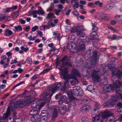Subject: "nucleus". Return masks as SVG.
I'll list each match as a JSON object with an SVG mask.
<instances>
[{
	"instance_id": "obj_13",
	"label": "nucleus",
	"mask_w": 122,
	"mask_h": 122,
	"mask_svg": "<svg viewBox=\"0 0 122 122\" xmlns=\"http://www.w3.org/2000/svg\"><path fill=\"white\" fill-rule=\"evenodd\" d=\"M25 97L26 99L25 100L27 104H28L31 103L35 99L34 97H31L30 95L27 96Z\"/></svg>"
},
{
	"instance_id": "obj_62",
	"label": "nucleus",
	"mask_w": 122,
	"mask_h": 122,
	"mask_svg": "<svg viewBox=\"0 0 122 122\" xmlns=\"http://www.w3.org/2000/svg\"><path fill=\"white\" fill-rule=\"evenodd\" d=\"M60 61H59L58 59L57 58L56 59V66H58L60 64Z\"/></svg>"
},
{
	"instance_id": "obj_36",
	"label": "nucleus",
	"mask_w": 122,
	"mask_h": 122,
	"mask_svg": "<svg viewBox=\"0 0 122 122\" xmlns=\"http://www.w3.org/2000/svg\"><path fill=\"white\" fill-rule=\"evenodd\" d=\"M89 109V106L86 105H85V107H82L81 111V112H83V111H87Z\"/></svg>"
},
{
	"instance_id": "obj_23",
	"label": "nucleus",
	"mask_w": 122,
	"mask_h": 122,
	"mask_svg": "<svg viewBox=\"0 0 122 122\" xmlns=\"http://www.w3.org/2000/svg\"><path fill=\"white\" fill-rule=\"evenodd\" d=\"M28 93H30V95L31 97H36L37 95V93L36 92L33 90L31 89V90H30L28 92H27Z\"/></svg>"
},
{
	"instance_id": "obj_30",
	"label": "nucleus",
	"mask_w": 122,
	"mask_h": 122,
	"mask_svg": "<svg viewBox=\"0 0 122 122\" xmlns=\"http://www.w3.org/2000/svg\"><path fill=\"white\" fill-rule=\"evenodd\" d=\"M92 51L91 50L89 49L86 51L85 55V56L86 57V56L87 57H88V59L90 57H91V51Z\"/></svg>"
},
{
	"instance_id": "obj_44",
	"label": "nucleus",
	"mask_w": 122,
	"mask_h": 122,
	"mask_svg": "<svg viewBox=\"0 0 122 122\" xmlns=\"http://www.w3.org/2000/svg\"><path fill=\"white\" fill-rule=\"evenodd\" d=\"M58 111L56 109H54L53 113L52 116L57 117V116Z\"/></svg>"
},
{
	"instance_id": "obj_39",
	"label": "nucleus",
	"mask_w": 122,
	"mask_h": 122,
	"mask_svg": "<svg viewBox=\"0 0 122 122\" xmlns=\"http://www.w3.org/2000/svg\"><path fill=\"white\" fill-rule=\"evenodd\" d=\"M117 93H116V94L115 95V96H114L113 97V98L111 99V100H112L113 101V103H115L116 101L118 100V99L119 98L117 96Z\"/></svg>"
},
{
	"instance_id": "obj_41",
	"label": "nucleus",
	"mask_w": 122,
	"mask_h": 122,
	"mask_svg": "<svg viewBox=\"0 0 122 122\" xmlns=\"http://www.w3.org/2000/svg\"><path fill=\"white\" fill-rule=\"evenodd\" d=\"M83 31L77 30L76 31V35L78 36H81L83 33Z\"/></svg>"
},
{
	"instance_id": "obj_17",
	"label": "nucleus",
	"mask_w": 122,
	"mask_h": 122,
	"mask_svg": "<svg viewBox=\"0 0 122 122\" xmlns=\"http://www.w3.org/2000/svg\"><path fill=\"white\" fill-rule=\"evenodd\" d=\"M99 19L101 20L107 21L108 20V18L106 15L102 14H100L98 15Z\"/></svg>"
},
{
	"instance_id": "obj_51",
	"label": "nucleus",
	"mask_w": 122,
	"mask_h": 122,
	"mask_svg": "<svg viewBox=\"0 0 122 122\" xmlns=\"http://www.w3.org/2000/svg\"><path fill=\"white\" fill-rule=\"evenodd\" d=\"M15 29L17 31L18 30L20 31H21L22 30V28L21 26L18 25V26H15Z\"/></svg>"
},
{
	"instance_id": "obj_21",
	"label": "nucleus",
	"mask_w": 122,
	"mask_h": 122,
	"mask_svg": "<svg viewBox=\"0 0 122 122\" xmlns=\"http://www.w3.org/2000/svg\"><path fill=\"white\" fill-rule=\"evenodd\" d=\"M13 33V32L9 29L5 30L4 35L6 36H10Z\"/></svg>"
},
{
	"instance_id": "obj_32",
	"label": "nucleus",
	"mask_w": 122,
	"mask_h": 122,
	"mask_svg": "<svg viewBox=\"0 0 122 122\" xmlns=\"http://www.w3.org/2000/svg\"><path fill=\"white\" fill-rule=\"evenodd\" d=\"M71 73L76 76L80 75L77 70L75 69H73Z\"/></svg>"
},
{
	"instance_id": "obj_22",
	"label": "nucleus",
	"mask_w": 122,
	"mask_h": 122,
	"mask_svg": "<svg viewBox=\"0 0 122 122\" xmlns=\"http://www.w3.org/2000/svg\"><path fill=\"white\" fill-rule=\"evenodd\" d=\"M97 23L96 22L92 23V31L97 32L98 30V28L97 26Z\"/></svg>"
},
{
	"instance_id": "obj_56",
	"label": "nucleus",
	"mask_w": 122,
	"mask_h": 122,
	"mask_svg": "<svg viewBox=\"0 0 122 122\" xmlns=\"http://www.w3.org/2000/svg\"><path fill=\"white\" fill-rule=\"evenodd\" d=\"M37 13L39 14L43 15L45 14V12L43 10H37Z\"/></svg>"
},
{
	"instance_id": "obj_64",
	"label": "nucleus",
	"mask_w": 122,
	"mask_h": 122,
	"mask_svg": "<svg viewBox=\"0 0 122 122\" xmlns=\"http://www.w3.org/2000/svg\"><path fill=\"white\" fill-rule=\"evenodd\" d=\"M77 30V29L76 27H73L71 29V32L74 33L75 31L76 32Z\"/></svg>"
},
{
	"instance_id": "obj_57",
	"label": "nucleus",
	"mask_w": 122,
	"mask_h": 122,
	"mask_svg": "<svg viewBox=\"0 0 122 122\" xmlns=\"http://www.w3.org/2000/svg\"><path fill=\"white\" fill-rule=\"evenodd\" d=\"M22 119L21 117H19L15 120V122H22Z\"/></svg>"
},
{
	"instance_id": "obj_5",
	"label": "nucleus",
	"mask_w": 122,
	"mask_h": 122,
	"mask_svg": "<svg viewBox=\"0 0 122 122\" xmlns=\"http://www.w3.org/2000/svg\"><path fill=\"white\" fill-rule=\"evenodd\" d=\"M122 77V71L119 70L117 71L116 72V73L114 78H113L112 79V81L114 80L115 81H120L119 84H118L120 87H122V82L119 81L118 80V79Z\"/></svg>"
},
{
	"instance_id": "obj_49",
	"label": "nucleus",
	"mask_w": 122,
	"mask_h": 122,
	"mask_svg": "<svg viewBox=\"0 0 122 122\" xmlns=\"http://www.w3.org/2000/svg\"><path fill=\"white\" fill-rule=\"evenodd\" d=\"M81 120L83 122H87L88 119L87 117L84 116L81 118Z\"/></svg>"
},
{
	"instance_id": "obj_15",
	"label": "nucleus",
	"mask_w": 122,
	"mask_h": 122,
	"mask_svg": "<svg viewBox=\"0 0 122 122\" xmlns=\"http://www.w3.org/2000/svg\"><path fill=\"white\" fill-rule=\"evenodd\" d=\"M76 46L74 43L72 42V41L70 42H68L66 46L67 48L69 49H74Z\"/></svg>"
},
{
	"instance_id": "obj_24",
	"label": "nucleus",
	"mask_w": 122,
	"mask_h": 122,
	"mask_svg": "<svg viewBox=\"0 0 122 122\" xmlns=\"http://www.w3.org/2000/svg\"><path fill=\"white\" fill-rule=\"evenodd\" d=\"M30 115L34 116L36 115H39L38 113L37 110H31L29 113Z\"/></svg>"
},
{
	"instance_id": "obj_58",
	"label": "nucleus",
	"mask_w": 122,
	"mask_h": 122,
	"mask_svg": "<svg viewBox=\"0 0 122 122\" xmlns=\"http://www.w3.org/2000/svg\"><path fill=\"white\" fill-rule=\"evenodd\" d=\"M74 15L77 16L79 15V13L76 10H74V11L72 12Z\"/></svg>"
},
{
	"instance_id": "obj_4",
	"label": "nucleus",
	"mask_w": 122,
	"mask_h": 122,
	"mask_svg": "<svg viewBox=\"0 0 122 122\" xmlns=\"http://www.w3.org/2000/svg\"><path fill=\"white\" fill-rule=\"evenodd\" d=\"M99 72V71H96L95 70H94L92 71L91 74V76L93 80L96 82L99 81L100 77L98 73Z\"/></svg>"
},
{
	"instance_id": "obj_18",
	"label": "nucleus",
	"mask_w": 122,
	"mask_h": 122,
	"mask_svg": "<svg viewBox=\"0 0 122 122\" xmlns=\"http://www.w3.org/2000/svg\"><path fill=\"white\" fill-rule=\"evenodd\" d=\"M40 117V116L39 115H37L31 117L30 119L32 122H36L39 121Z\"/></svg>"
},
{
	"instance_id": "obj_34",
	"label": "nucleus",
	"mask_w": 122,
	"mask_h": 122,
	"mask_svg": "<svg viewBox=\"0 0 122 122\" xmlns=\"http://www.w3.org/2000/svg\"><path fill=\"white\" fill-rule=\"evenodd\" d=\"M78 80L77 78L73 79L70 82L71 84L72 85H74L78 83Z\"/></svg>"
},
{
	"instance_id": "obj_10",
	"label": "nucleus",
	"mask_w": 122,
	"mask_h": 122,
	"mask_svg": "<svg viewBox=\"0 0 122 122\" xmlns=\"http://www.w3.org/2000/svg\"><path fill=\"white\" fill-rule=\"evenodd\" d=\"M102 116L98 114L95 117H92L93 120L92 122H102Z\"/></svg>"
},
{
	"instance_id": "obj_46",
	"label": "nucleus",
	"mask_w": 122,
	"mask_h": 122,
	"mask_svg": "<svg viewBox=\"0 0 122 122\" xmlns=\"http://www.w3.org/2000/svg\"><path fill=\"white\" fill-rule=\"evenodd\" d=\"M76 29L77 30H83L84 27L83 26L81 25H78L76 26Z\"/></svg>"
},
{
	"instance_id": "obj_7",
	"label": "nucleus",
	"mask_w": 122,
	"mask_h": 122,
	"mask_svg": "<svg viewBox=\"0 0 122 122\" xmlns=\"http://www.w3.org/2000/svg\"><path fill=\"white\" fill-rule=\"evenodd\" d=\"M98 54L97 51H95L93 52V55L91 57L90 59V64L92 65H96L97 63V60Z\"/></svg>"
},
{
	"instance_id": "obj_28",
	"label": "nucleus",
	"mask_w": 122,
	"mask_h": 122,
	"mask_svg": "<svg viewBox=\"0 0 122 122\" xmlns=\"http://www.w3.org/2000/svg\"><path fill=\"white\" fill-rule=\"evenodd\" d=\"M74 37V36H72L71 38V40H73V41H72V42L74 43L76 46V44L78 43L79 40H78L76 38H74V39L72 38Z\"/></svg>"
},
{
	"instance_id": "obj_19",
	"label": "nucleus",
	"mask_w": 122,
	"mask_h": 122,
	"mask_svg": "<svg viewBox=\"0 0 122 122\" xmlns=\"http://www.w3.org/2000/svg\"><path fill=\"white\" fill-rule=\"evenodd\" d=\"M111 116L110 111H106L104 112L102 117L103 119H105Z\"/></svg>"
},
{
	"instance_id": "obj_37",
	"label": "nucleus",
	"mask_w": 122,
	"mask_h": 122,
	"mask_svg": "<svg viewBox=\"0 0 122 122\" xmlns=\"http://www.w3.org/2000/svg\"><path fill=\"white\" fill-rule=\"evenodd\" d=\"M97 35V32L92 31L90 34V36L91 37L94 38Z\"/></svg>"
},
{
	"instance_id": "obj_8",
	"label": "nucleus",
	"mask_w": 122,
	"mask_h": 122,
	"mask_svg": "<svg viewBox=\"0 0 122 122\" xmlns=\"http://www.w3.org/2000/svg\"><path fill=\"white\" fill-rule=\"evenodd\" d=\"M47 25H43L41 26L40 28L41 30L42 29L44 30H45L47 28V29H49L51 26L52 27H54L55 26V25L50 20H49L47 23Z\"/></svg>"
},
{
	"instance_id": "obj_27",
	"label": "nucleus",
	"mask_w": 122,
	"mask_h": 122,
	"mask_svg": "<svg viewBox=\"0 0 122 122\" xmlns=\"http://www.w3.org/2000/svg\"><path fill=\"white\" fill-rule=\"evenodd\" d=\"M78 89L76 88L73 89L72 92H71V93L70 94H73L76 96H78Z\"/></svg>"
},
{
	"instance_id": "obj_3",
	"label": "nucleus",
	"mask_w": 122,
	"mask_h": 122,
	"mask_svg": "<svg viewBox=\"0 0 122 122\" xmlns=\"http://www.w3.org/2000/svg\"><path fill=\"white\" fill-rule=\"evenodd\" d=\"M61 84L60 83H55L50 86V90L52 91L51 93L49 96L50 98H51L53 95L55 93V92L61 86Z\"/></svg>"
},
{
	"instance_id": "obj_11",
	"label": "nucleus",
	"mask_w": 122,
	"mask_h": 122,
	"mask_svg": "<svg viewBox=\"0 0 122 122\" xmlns=\"http://www.w3.org/2000/svg\"><path fill=\"white\" fill-rule=\"evenodd\" d=\"M10 107L9 106L7 109V111L5 113L3 114L2 119L4 120L7 119L10 115Z\"/></svg>"
},
{
	"instance_id": "obj_54",
	"label": "nucleus",
	"mask_w": 122,
	"mask_h": 122,
	"mask_svg": "<svg viewBox=\"0 0 122 122\" xmlns=\"http://www.w3.org/2000/svg\"><path fill=\"white\" fill-rule=\"evenodd\" d=\"M37 102H35V103L34 102L32 103V104L31 105V107L33 108H37Z\"/></svg>"
},
{
	"instance_id": "obj_42",
	"label": "nucleus",
	"mask_w": 122,
	"mask_h": 122,
	"mask_svg": "<svg viewBox=\"0 0 122 122\" xmlns=\"http://www.w3.org/2000/svg\"><path fill=\"white\" fill-rule=\"evenodd\" d=\"M78 96H81L83 94V91L81 89H78Z\"/></svg>"
},
{
	"instance_id": "obj_6",
	"label": "nucleus",
	"mask_w": 122,
	"mask_h": 122,
	"mask_svg": "<svg viewBox=\"0 0 122 122\" xmlns=\"http://www.w3.org/2000/svg\"><path fill=\"white\" fill-rule=\"evenodd\" d=\"M86 40L85 39L80 38L79 40V46L77 50L80 51L81 50H83L85 48V43Z\"/></svg>"
},
{
	"instance_id": "obj_33",
	"label": "nucleus",
	"mask_w": 122,
	"mask_h": 122,
	"mask_svg": "<svg viewBox=\"0 0 122 122\" xmlns=\"http://www.w3.org/2000/svg\"><path fill=\"white\" fill-rule=\"evenodd\" d=\"M40 117L39 118V121L40 122H46L47 119L48 118L46 117H43L42 116L41 117L40 119Z\"/></svg>"
},
{
	"instance_id": "obj_29",
	"label": "nucleus",
	"mask_w": 122,
	"mask_h": 122,
	"mask_svg": "<svg viewBox=\"0 0 122 122\" xmlns=\"http://www.w3.org/2000/svg\"><path fill=\"white\" fill-rule=\"evenodd\" d=\"M68 72V70H67V68L66 67L64 68L62 71V72L63 74H61V75L62 76V78L63 79V75L67 74Z\"/></svg>"
},
{
	"instance_id": "obj_50",
	"label": "nucleus",
	"mask_w": 122,
	"mask_h": 122,
	"mask_svg": "<svg viewBox=\"0 0 122 122\" xmlns=\"http://www.w3.org/2000/svg\"><path fill=\"white\" fill-rule=\"evenodd\" d=\"M54 15V14L53 13H49L48 14L46 17V18L47 19H49L50 18H51L53 17Z\"/></svg>"
},
{
	"instance_id": "obj_47",
	"label": "nucleus",
	"mask_w": 122,
	"mask_h": 122,
	"mask_svg": "<svg viewBox=\"0 0 122 122\" xmlns=\"http://www.w3.org/2000/svg\"><path fill=\"white\" fill-rule=\"evenodd\" d=\"M93 88V85H89L88 87L87 88V89L88 91L91 92Z\"/></svg>"
},
{
	"instance_id": "obj_48",
	"label": "nucleus",
	"mask_w": 122,
	"mask_h": 122,
	"mask_svg": "<svg viewBox=\"0 0 122 122\" xmlns=\"http://www.w3.org/2000/svg\"><path fill=\"white\" fill-rule=\"evenodd\" d=\"M79 3L78 2H75V4L72 5L73 9L75 10L76 8H78L79 7Z\"/></svg>"
},
{
	"instance_id": "obj_35",
	"label": "nucleus",
	"mask_w": 122,
	"mask_h": 122,
	"mask_svg": "<svg viewBox=\"0 0 122 122\" xmlns=\"http://www.w3.org/2000/svg\"><path fill=\"white\" fill-rule=\"evenodd\" d=\"M115 18L118 21H122V15L115 16Z\"/></svg>"
},
{
	"instance_id": "obj_40",
	"label": "nucleus",
	"mask_w": 122,
	"mask_h": 122,
	"mask_svg": "<svg viewBox=\"0 0 122 122\" xmlns=\"http://www.w3.org/2000/svg\"><path fill=\"white\" fill-rule=\"evenodd\" d=\"M68 61V57L66 56L62 58L60 60V61L63 63H64V62H66Z\"/></svg>"
},
{
	"instance_id": "obj_61",
	"label": "nucleus",
	"mask_w": 122,
	"mask_h": 122,
	"mask_svg": "<svg viewBox=\"0 0 122 122\" xmlns=\"http://www.w3.org/2000/svg\"><path fill=\"white\" fill-rule=\"evenodd\" d=\"M6 54L7 55L8 57L10 58V59L11 58V53L9 51L7 52L6 53Z\"/></svg>"
},
{
	"instance_id": "obj_2",
	"label": "nucleus",
	"mask_w": 122,
	"mask_h": 122,
	"mask_svg": "<svg viewBox=\"0 0 122 122\" xmlns=\"http://www.w3.org/2000/svg\"><path fill=\"white\" fill-rule=\"evenodd\" d=\"M76 78H77L76 76L72 73L71 74L68 76L64 75H63V79L65 81H63L64 83V86L63 87V88L61 90L62 91L65 90L66 86L68 85V82L69 81L68 79H73Z\"/></svg>"
},
{
	"instance_id": "obj_45",
	"label": "nucleus",
	"mask_w": 122,
	"mask_h": 122,
	"mask_svg": "<svg viewBox=\"0 0 122 122\" xmlns=\"http://www.w3.org/2000/svg\"><path fill=\"white\" fill-rule=\"evenodd\" d=\"M19 15V12L17 11L14 12L12 15V17L13 18L16 17Z\"/></svg>"
},
{
	"instance_id": "obj_55",
	"label": "nucleus",
	"mask_w": 122,
	"mask_h": 122,
	"mask_svg": "<svg viewBox=\"0 0 122 122\" xmlns=\"http://www.w3.org/2000/svg\"><path fill=\"white\" fill-rule=\"evenodd\" d=\"M24 81H22L21 82H20L18 84H16V85H15V86L12 88L13 89H14L17 86L20 85L21 84H24Z\"/></svg>"
},
{
	"instance_id": "obj_16",
	"label": "nucleus",
	"mask_w": 122,
	"mask_h": 122,
	"mask_svg": "<svg viewBox=\"0 0 122 122\" xmlns=\"http://www.w3.org/2000/svg\"><path fill=\"white\" fill-rule=\"evenodd\" d=\"M108 67L109 69L111 70L112 72V80L113 78H114L116 74V69L114 67L111 66V65H109Z\"/></svg>"
},
{
	"instance_id": "obj_60",
	"label": "nucleus",
	"mask_w": 122,
	"mask_h": 122,
	"mask_svg": "<svg viewBox=\"0 0 122 122\" xmlns=\"http://www.w3.org/2000/svg\"><path fill=\"white\" fill-rule=\"evenodd\" d=\"M38 27L37 26H35L32 27L31 30L33 31H35L38 28Z\"/></svg>"
},
{
	"instance_id": "obj_25",
	"label": "nucleus",
	"mask_w": 122,
	"mask_h": 122,
	"mask_svg": "<svg viewBox=\"0 0 122 122\" xmlns=\"http://www.w3.org/2000/svg\"><path fill=\"white\" fill-rule=\"evenodd\" d=\"M114 6V4L113 3L107 5L105 8V10H109L113 8Z\"/></svg>"
},
{
	"instance_id": "obj_20",
	"label": "nucleus",
	"mask_w": 122,
	"mask_h": 122,
	"mask_svg": "<svg viewBox=\"0 0 122 122\" xmlns=\"http://www.w3.org/2000/svg\"><path fill=\"white\" fill-rule=\"evenodd\" d=\"M17 7V6L16 5L15 6H13L12 7L7 8L6 9V11L7 12L13 11L16 9Z\"/></svg>"
},
{
	"instance_id": "obj_43",
	"label": "nucleus",
	"mask_w": 122,
	"mask_h": 122,
	"mask_svg": "<svg viewBox=\"0 0 122 122\" xmlns=\"http://www.w3.org/2000/svg\"><path fill=\"white\" fill-rule=\"evenodd\" d=\"M66 66H67L68 67H72V64L71 63L68 61L66 62H64Z\"/></svg>"
},
{
	"instance_id": "obj_1",
	"label": "nucleus",
	"mask_w": 122,
	"mask_h": 122,
	"mask_svg": "<svg viewBox=\"0 0 122 122\" xmlns=\"http://www.w3.org/2000/svg\"><path fill=\"white\" fill-rule=\"evenodd\" d=\"M114 80L113 81V84L108 85L107 83V84H104V86L103 88L104 92L106 93L109 92L111 90H115L116 93L118 92L120 90V87L118 84H119V82L117 81H115Z\"/></svg>"
},
{
	"instance_id": "obj_31",
	"label": "nucleus",
	"mask_w": 122,
	"mask_h": 122,
	"mask_svg": "<svg viewBox=\"0 0 122 122\" xmlns=\"http://www.w3.org/2000/svg\"><path fill=\"white\" fill-rule=\"evenodd\" d=\"M48 94H49L46 92H44L41 95V98L43 99H45Z\"/></svg>"
},
{
	"instance_id": "obj_14",
	"label": "nucleus",
	"mask_w": 122,
	"mask_h": 122,
	"mask_svg": "<svg viewBox=\"0 0 122 122\" xmlns=\"http://www.w3.org/2000/svg\"><path fill=\"white\" fill-rule=\"evenodd\" d=\"M99 108L100 107L98 106H94L92 109V114L93 115L97 114L98 112Z\"/></svg>"
},
{
	"instance_id": "obj_63",
	"label": "nucleus",
	"mask_w": 122,
	"mask_h": 122,
	"mask_svg": "<svg viewBox=\"0 0 122 122\" xmlns=\"http://www.w3.org/2000/svg\"><path fill=\"white\" fill-rule=\"evenodd\" d=\"M118 121L120 122V121L118 120H114L113 121L112 120V119H110L109 120L107 119V122H116Z\"/></svg>"
},
{
	"instance_id": "obj_38",
	"label": "nucleus",
	"mask_w": 122,
	"mask_h": 122,
	"mask_svg": "<svg viewBox=\"0 0 122 122\" xmlns=\"http://www.w3.org/2000/svg\"><path fill=\"white\" fill-rule=\"evenodd\" d=\"M53 35L55 36V37L57 38V40H59L60 39V35L59 33H56L55 32H54L53 33Z\"/></svg>"
},
{
	"instance_id": "obj_53",
	"label": "nucleus",
	"mask_w": 122,
	"mask_h": 122,
	"mask_svg": "<svg viewBox=\"0 0 122 122\" xmlns=\"http://www.w3.org/2000/svg\"><path fill=\"white\" fill-rule=\"evenodd\" d=\"M58 110L61 114H63L65 113V111H64V110L62 109V107H59L58 108Z\"/></svg>"
},
{
	"instance_id": "obj_12",
	"label": "nucleus",
	"mask_w": 122,
	"mask_h": 122,
	"mask_svg": "<svg viewBox=\"0 0 122 122\" xmlns=\"http://www.w3.org/2000/svg\"><path fill=\"white\" fill-rule=\"evenodd\" d=\"M115 104V103L113 102V101L111 99L107 101L106 102L104 106L106 108L112 107L114 106Z\"/></svg>"
},
{
	"instance_id": "obj_26",
	"label": "nucleus",
	"mask_w": 122,
	"mask_h": 122,
	"mask_svg": "<svg viewBox=\"0 0 122 122\" xmlns=\"http://www.w3.org/2000/svg\"><path fill=\"white\" fill-rule=\"evenodd\" d=\"M49 113L46 110L42 111L41 112V115L42 116L46 117L48 118L49 115Z\"/></svg>"
},
{
	"instance_id": "obj_52",
	"label": "nucleus",
	"mask_w": 122,
	"mask_h": 122,
	"mask_svg": "<svg viewBox=\"0 0 122 122\" xmlns=\"http://www.w3.org/2000/svg\"><path fill=\"white\" fill-rule=\"evenodd\" d=\"M50 69L49 68H47L46 69H45L43 70V71L40 74H44L45 73H46L48 71L50 70Z\"/></svg>"
},
{
	"instance_id": "obj_9",
	"label": "nucleus",
	"mask_w": 122,
	"mask_h": 122,
	"mask_svg": "<svg viewBox=\"0 0 122 122\" xmlns=\"http://www.w3.org/2000/svg\"><path fill=\"white\" fill-rule=\"evenodd\" d=\"M16 104L21 108L25 106L27 104L25 100H19L17 101Z\"/></svg>"
},
{
	"instance_id": "obj_59",
	"label": "nucleus",
	"mask_w": 122,
	"mask_h": 122,
	"mask_svg": "<svg viewBox=\"0 0 122 122\" xmlns=\"http://www.w3.org/2000/svg\"><path fill=\"white\" fill-rule=\"evenodd\" d=\"M20 48L22 50H24V51L25 52L27 51L29 49L27 47L26 48L23 46H21Z\"/></svg>"
}]
</instances>
